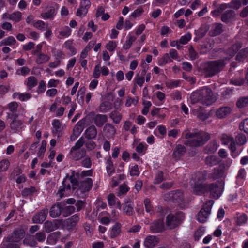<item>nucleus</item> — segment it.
<instances>
[{"instance_id":"nucleus-58","label":"nucleus","mask_w":248,"mask_h":248,"mask_svg":"<svg viewBox=\"0 0 248 248\" xmlns=\"http://www.w3.org/2000/svg\"><path fill=\"white\" fill-rule=\"evenodd\" d=\"M233 139V138L231 136L225 134H222L221 138L222 143L224 145L228 144Z\"/></svg>"},{"instance_id":"nucleus-60","label":"nucleus","mask_w":248,"mask_h":248,"mask_svg":"<svg viewBox=\"0 0 248 248\" xmlns=\"http://www.w3.org/2000/svg\"><path fill=\"white\" fill-rule=\"evenodd\" d=\"M172 198L176 201H182L184 199V194L181 190H176L173 193Z\"/></svg>"},{"instance_id":"nucleus-18","label":"nucleus","mask_w":248,"mask_h":248,"mask_svg":"<svg viewBox=\"0 0 248 248\" xmlns=\"http://www.w3.org/2000/svg\"><path fill=\"white\" fill-rule=\"evenodd\" d=\"M242 47V44L240 42H237L231 46L227 51L229 56L225 58V60L230 59L232 57L236 52Z\"/></svg>"},{"instance_id":"nucleus-59","label":"nucleus","mask_w":248,"mask_h":248,"mask_svg":"<svg viewBox=\"0 0 248 248\" xmlns=\"http://www.w3.org/2000/svg\"><path fill=\"white\" fill-rule=\"evenodd\" d=\"M46 144L47 142L46 140H44L42 141L41 146L37 153V155L39 157H43V155L46 151Z\"/></svg>"},{"instance_id":"nucleus-29","label":"nucleus","mask_w":248,"mask_h":248,"mask_svg":"<svg viewBox=\"0 0 248 248\" xmlns=\"http://www.w3.org/2000/svg\"><path fill=\"white\" fill-rule=\"evenodd\" d=\"M50 57L48 55L45 54L41 52L39 53L36 58V62L38 64H42L47 62L49 59Z\"/></svg>"},{"instance_id":"nucleus-2","label":"nucleus","mask_w":248,"mask_h":248,"mask_svg":"<svg viewBox=\"0 0 248 248\" xmlns=\"http://www.w3.org/2000/svg\"><path fill=\"white\" fill-rule=\"evenodd\" d=\"M183 136L186 139L185 144L191 146H202L210 139L209 134L204 131L192 133L184 132Z\"/></svg>"},{"instance_id":"nucleus-41","label":"nucleus","mask_w":248,"mask_h":248,"mask_svg":"<svg viewBox=\"0 0 248 248\" xmlns=\"http://www.w3.org/2000/svg\"><path fill=\"white\" fill-rule=\"evenodd\" d=\"M222 25L220 23H216L214 25L213 31H211L210 33L213 36H216L223 32Z\"/></svg>"},{"instance_id":"nucleus-20","label":"nucleus","mask_w":248,"mask_h":248,"mask_svg":"<svg viewBox=\"0 0 248 248\" xmlns=\"http://www.w3.org/2000/svg\"><path fill=\"white\" fill-rule=\"evenodd\" d=\"M108 118L106 115L97 114L93 118V121L98 127H102L107 121Z\"/></svg>"},{"instance_id":"nucleus-4","label":"nucleus","mask_w":248,"mask_h":248,"mask_svg":"<svg viewBox=\"0 0 248 248\" xmlns=\"http://www.w3.org/2000/svg\"><path fill=\"white\" fill-rule=\"evenodd\" d=\"M7 118L11 119L9 125L11 130L15 133H20L22 131L25 125L23 120L18 119L17 114L7 113Z\"/></svg>"},{"instance_id":"nucleus-38","label":"nucleus","mask_w":248,"mask_h":248,"mask_svg":"<svg viewBox=\"0 0 248 248\" xmlns=\"http://www.w3.org/2000/svg\"><path fill=\"white\" fill-rule=\"evenodd\" d=\"M33 26L38 30L44 31L46 30L48 28V23L45 22L42 20H38L34 22Z\"/></svg>"},{"instance_id":"nucleus-45","label":"nucleus","mask_w":248,"mask_h":248,"mask_svg":"<svg viewBox=\"0 0 248 248\" xmlns=\"http://www.w3.org/2000/svg\"><path fill=\"white\" fill-rule=\"evenodd\" d=\"M10 165V161L7 159H3L0 161V172L6 171Z\"/></svg>"},{"instance_id":"nucleus-44","label":"nucleus","mask_w":248,"mask_h":248,"mask_svg":"<svg viewBox=\"0 0 248 248\" xmlns=\"http://www.w3.org/2000/svg\"><path fill=\"white\" fill-rule=\"evenodd\" d=\"M117 42L115 41H109L105 46V48L110 52H113L117 46Z\"/></svg>"},{"instance_id":"nucleus-22","label":"nucleus","mask_w":248,"mask_h":248,"mask_svg":"<svg viewBox=\"0 0 248 248\" xmlns=\"http://www.w3.org/2000/svg\"><path fill=\"white\" fill-rule=\"evenodd\" d=\"M52 124L53 125L52 131L54 134H60L62 130L64 125L58 119L53 120Z\"/></svg>"},{"instance_id":"nucleus-7","label":"nucleus","mask_w":248,"mask_h":248,"mask_svg":"<svg viewBox=\"0 0 248 248\" xmlns=\"http://www.w3.org/2000/svg\"><path fill=\"white\" fill-rule=\"evenodd\" d=\"M214 202L213 200L207 201L204 204L203 207L198 213L197 215V220L201 223H204L211 213V210Z\"/></svg>"},{"instance_id":"nucleus-43","label":"nucleus","mask_w":248,"mask_h":248,"mask_svg":"<svg viewBox=\"0 0 248 248\" xmlns=\"http://www.w3.org/2000/svg\"><path fill=\"white\" fill-rule=\"evenodd\" d=\"M139 99L138 97H131L128 96L126 98V100L125 103V106L126 107H129L132 104L134 105H136L139 102Z\"/></svg>"},{"instance_id":"nucleus-25","label":"nucleus","mask_w":248,"mask_h":248,"mask_svg":"<svg viewBox=\"0 0 248 248\" xmlns=\"http://www.w3.org/2000/svg\"><path fill=\"white\" fill-rule=\"evenodd\" d=\"M106 168L108 175L110 176L114 173L115 171V168L110 157H108L106 159Z\"/></svg>"},{"instance_id":"nucleus-47","label":"nucleus","mask_w":248,"mask_h":248,"mask_svg":"<svg viewBox=\"0 0 248 248\" xmlns=\"http://www.w3.org/2000/svg\"><path fill=\"white\" fill-rule=\"evenodd\" d=\"M171 62H172V61L170 59L169 54L165 53L158 61V64L160 66H163L166 63Z\"/></svg>"},{"instance_id":"nucleus-55","label":"nucleus","mask_w":248,"mask_h":248,"mask_svg":"<svg viewBox=\"0 0 248 248\" xmlns=\"http://www.w3.org/2000/svg\"><path fill=\"white\" fill-rule=\"evenodd\" d=\"M239 129L248 134V118L244 119L240 123Z\"/></svg>"},{"instance_id":"nucleus-17","label":"nucleus","mask_w":248,"mask_h":248,"mask_svg":"<svg viewBox=\"0 0 248 248\" xmlns=\"http://www.w3.org/2000/svg\"><path fill=\"white\" fill-rule=\"evenodd\" d=\"M103 132L107 138H112L116 134V129L112 124L107 123L104 126Z\"/></svg>"},{"instance_id":"nucleus-26","label":"nucleus","mask_w":248,"mask_h":248,"mask_svg":"<svg viewBox=\"0 0 248 248\" xmlns=\"http://www.w3.org/2000/svg\"><path fill=\"white\" fill-rule=\"evenodd\" d=\"M150 229L154 232H159L163 229V223L161 220L154 221L151 225Z\"/></svg>"},{"instance_id":"nucleus-9","label":"nucleus","mask_w":248,"mask_h":248,"mask_svg":"<svg viewBox=\"0 0 248 248\" xmlns=\"http://www.w3.org/2000/svg\"><path fill=\"white\" fill-rule=\"evenodd\" d=\"M59 6L56 3H52L48 6L46 11L41 14V17L44 20H53L56 15Z\"/></svg>"},{"instance_id":"nucleus-61","label":"nucleus","mask_w":248,"mask_h":248,"mask_svg":"<svg viewBox=\"0 0 248 248\" xmlns=\"http://www.w3.org/2000/svg\"><path fill=\"white\" fill-rule=\"evenodd\" d=\"M118 200L113 194H109L108 196V203L109 206H114L116 204Z\"/></svg>"},{"instance_id":"nucleus-8","label":"nucleus","mask_w":248,"mask_h":248,"mask_svg":"<svg viewBox=\"0 0 248 248\" xmlns=\"http://www.w3.org/2000/svg\"><path fill=\"white\" fill-rule=\"evenodd\" d=\"M202 103L208 106L212 105L216 100L212 90L207 87H204L201 89Z\"/></svg>"},{"instance_id":"nucleus-14","label":"nucleus","mask_w":248,"mask_h":248,"mask_svg":"<svg viewBox=\"0 0 248 248\" xmlns=\"http://www.w3.org/2000/svg\"><path fill=\"white\" fill-rule=\"evenodd\" d=\"M24 236L25 232L23 229H19L16 230L9 238V241L11 242L17 243L23 239Z\"/></svg>"},{"instance_id":"nucleus-32","label":"nucleus","mask_w":248,"mask_h":248,"mask_svg":"<svg viewBox=\"0 0 248 248\" xmlns=\"http://www.w3.org/2000/svg\"><path fill=\"white\" fill-rule=\"evenodd\" d=\"M136 37L135 36L129 34L127 36L126 40L123 45V49L125 50L129 49L131 47L132 44L136 41Z\"/></svg>"},{"instance_id":"nucleus-16","label":"nucleus","mask_w":248,"mask_h":248,"mask_svg":"<svg viewBox=\"0 0 248 248\" xmlns=\"http://www.w3.org/2000/svg\"><path fill=\"white\" fill-rule=\"evenodd\" d=\"M70 155L74 160L78 161L85 156L86 151L83 149L71 148Z\"/></svg>"},{"instance_id":"nucleus-12","label":"nucleus","mask_w":248,"mask_h":248,"mask_svg":"<svg viewBox=\"0 0 248 248\" xmlns=\"http://www.w3.org/2000/svg\"><path fill=\"white\" fill-rule=\"evenodd\" d=\"M47 209L41 210L37 214H35L32 217V221L34 223L41 224L46 219L47 214Z\"/></svg>"},{"instance_id":"nucleus-24","label":"nucleus","mask_w":248,"mask_h":248,"mask_svg":"<svg viewBox=\"0 0 248 248\" xmlns=\"http://www.w3.org/2000/svg\"><path fill=\"white\" fill-rule=\"evenodd\" d=\"M97 134V129L94 125H91L85 131V135L86 138L89 139H94Z\"/></svg>"},{"instance_id":"nucleus-27","label":"nucleus","mask_w":248,"mask_h":248,"mask_svg":"<svg viewBox=\"0 0 248 248\" xmlns=\"http://www.w3.org/2000/svg\"><path fill=\"white\" fill-rule=\"evenodd\" d=\"M235 14L232 10H228L224 12L221 16V20L227 22L235 17Z\"/></svg>"},{"instance_id":"nucleus-57","label":"nucleus","mask_w":248,"mask_h":248,"mask_svg":"<svg viewBox=\"0 0 248 248\" xmlns=\"http://www.w3.org/2000/svg\"><path fill=\"white\" fill-rule=\"evenodd\" d=\"M18 105L16 102H11L7 105L9 111L11 112L10 113L14 114L16 112L17 110Z\"/></svg>"},{"instance_id":"nucleus-56","label":"nucleus","mask_w":248,"mask_h":248,"mask_svg":"<svg viewBox=\"0 0 248 248\" xmlns=\"http://www.w3.org/2000/svg\"><path fill=\"white\" fill-rule=\"evenodd\" d=\"M147 149V145L144 142L139 143L136 147V150L139 154H144Z\"/></svg>"},{"instance_id":"nucleus-35","label":"nucleus","mask_w":248,"mask_h":248,"mask_svg":"<svg viewBox=\"0 0 248 248\" xmlns=\"http://www.w3.org/2000/svg\"><path fill=\"white\" fill-rule=\"evenodd\" d=\"M186 152L185 147L182 145H178L175 148L173 155L174 157L178 158L181 156Z\"/></svg>"},{"instance_id":"nucleus-23","label":"nucleus","mask_w":248,"mask_h":248,"mask_svg":"<svg viewBox=\"0 0 248 248\" xmlns=\"http://www.w3.org/2000/svg\"><path fill=\"white\" fill-rule=\"evenodd\" d=\"M31 97V94L29 93H14L12 95L13 99H18L21 101H26L30 99Z\"/></svg>"},{"instance_id":"nucleus-1","label":"nucleus","mask_w":248,"mask_h":248,"mask_svg":"<svg viewBox=\"0 0 248 248\" xmlns=\"http://www.w3.org/2000/svg\"><path fill=\"white\" fill-rule=\"evenodd\" d=\"M221 175V172L218 168H214L213 171L209 174L206 170L197 172L193 178L195 182L193 192L197 195L210 192L212 198H218L222 192V188L218 186L216 183L208 184L203 182L207 180H214Z\"/></svg>"},{"instance_id":"nucleus-54","label":"nucleus","mask_w":248,"mask_h":248,"mask_svg":"<svg viewBox=\"0 0 248 248\" xmlns=\"http://www.w3.org/2000/svg\"><path fill=\"white\" fill-rule=\"evenodd\" d=\"M235 140L237 144L242 145L247 142L245 135L243 134H238L235 137Z\"/></svg>"},{"instance_id":"nucleus-62","label":"nucleus","mask_w":248,"mask_h":248,"mask_svg":"<svg viewBox=\"0 0 248 248\" xmlns=\"http://www.w3.org/2000/svg\"><path fill=\"white\" fill-rule=\"evenodd\" d=\"M46 90V82L44 80H41L39 83V85L37 87V92L40 93H43Z\"/></svg>"},{"instance_id":"nucleus-28","label":"nucleus","mask_w":248,"mask_h":248,"mask_svg":"<svg viewBox=\"0 0 248 248\" xmlns=\"http://www.w3.org/2000/svg\"><path fill=\"white\" fill-rule=\"evenodd\" d=\"M61 213V207L60 204H55L53 205L49 211L50 216L53 217L55 218L60 215Z\"/></svg>"},{"instance_id":"nucleus-64","label":"nucleus","mask_w":248,"mask_h":248,"mask_svg":"<svg viewBox=\"0 0 248 248\" xmlns=\"http://www.w3.org/2000/svg\"><path fill=\"white\" fill-rule=\"evenodd\" d=\"M248 54V46L241 52L236 56V59L239 61L243 60V58L246 57Z\"/></svg>"},{"instance_id":"nucleus-53","label":"nucleus","mask_w":248,"mask_h":248,"mask_svg":"<svg viewBox=\"0 0 248 248\" xmlns=\"http://www.w3.org/2000/svg\"><path fill=\"white\" fill-rule=\"evenodd\" d=\"M92 47V46L89 43L84 49L81 52L80 55V59H84L86 58L88 55V53L90 51Z\"/></svg>"},{"instance_id":"nucleus-39","label":"nucleus","mask_w":248,"mask_h":248,"mask_svg":"<svg viewBox=\"0 0 248 248\" xmlns=\"http://www.w3.org/2000/svg\"><path fill=\"white\" fill-rule=\"evenodd\" d=\"M38 83L36 78L34 76L28 77L26 81V84L28 89L31 90L35 87Z\"/></svg>"},{"instance_id":"nucleus-40","label":"nucleus","mask_w":248,"mask_h":248,"mask_svg":"<svg viewBox=\"0 0 248 248\" xmlns=\"http://www.w3.org/2000/svg\"><path fill=\"white\" fill-rule=\"evenodd\" d=\"M84 122L85 121L83 120H80L78 122L73 130L74 134L78 136L82 132L84 127Z\"/></svg>"},{"instance_id":"nucleus-15","label":"nucleus","mask_w":248,"mask_h":248,"mask_svg":"<svg viewBox=\"0 0 248 248\" xmlns=\"http://www.w3.org/2000/svg\"><path fill=\"white\" fill-rule=\"evenodd\" d=\"M68 181H70L69 178L63 181L62 182V188H60L58 190L57 195L60 198L67 196L68 195V191L70 190L71 186L68 183Z\"/></svg>"},{"instance_id":"nucleus-42","label":"nucleus","mask_w":248,"mask_h":248,"mask_svg":"<svg viewBox=\"0 0 248 248\" xmlns=\"http://www.w3.org/2000/svg\"><path fill=\"white\" fill-rule=\"evenodd\" d=\"M209 29L208 25H202L196 31V34L199 37H202L205 35Z\"/></svg>"},{"instance_id":"nucleus-52","label":"nucleus","mask_w":248,"mask_h":248,"mask_svg":"<svg viewBox=\"0 0 248 248\" xmlns=\"http://www.w3.org/2000/svg\"><path fill=\"white\" fill-rule=\"evenodd\" d=\"M144 203L146 212L152 214L154 212V207L151 203L150 200L148 198L145 199Z\"/></svg>"},{"instance_id":"nucleus-48","label":"nucleus","mask_w":248,"mask_h":248,"mask_svg":"<svg viewBox=\"0 0 248 248\" xmlns=\"http://www.w3.org/2000/svg\"><path fill=\"white\" fill-rule=\"evenodd\" d=\"M5 46H10L13 48L15 47L17 42L16 39L12 36H10L6 38L3 39Z\"/></svg>"},{"instance_id":"nucleus-36","label":"nucleus","mask_w":248,"mask_h":248,"mask_svg":"<svg viewBox=\"0 0 248 248\" xmlns=\"http://www.w3.org/2000/svg\"><path fill=\"white\" fill-rule=\"evenodd\" d=\"M3 16L5 17L6 19L12 20L17 22L21 20V13L20 12H16L10 15L4 14Z\"/></svg>"},{"instance_id":"nucleus-3","label":"nucleus","mask_w":248,"mask_h":248,"mask_svg":"<svg viewBox=\"0 0 248 248\" xmlns=\"http://www.w3.org/2000/svg\"><path fill=\"white\" fill-rule=\"evenodd\" d=\"M225 64L224 60L211 61L206 64L205 70L208 76L211 77L220 71Z\"/></svg>"},{"instance_id":"nucleus-13","label":"nucleus","mask_w":248,"mask_h":248,"mask_svg":"<svg viewBox=\"0 0 248 248\" xmlns=\"http://www.w3.org/2000/svg\"><path fill=\"white\" fill-rule=\"evenodd\" d=\"M159 242V239L155 235H148L144 241V245L146 248H153Z\"/></svg>"},{"instance_id":"nucleus-6","label":"nucleus","mask_w":248,"mask_h":248,"mask_svg":"<svg viewBox=\"0 0 248 248\" xmlns=\"http://www.w3.org/2000/svg\"><path fill=\"white\" fill-rule=\"evenodd\" d=\"M184 215L182 212L175 214H170L166 217V224L169 229H174L178 226L184 219Z\"/></svg>"},{"instance_id":"nucleus-19","label":"nucleus","mask_w":248,"mask_h":248,"mask_svg":"<svg viewBox=\"0 0 248 248\" xmlns=\"http://www.w3.org/2000/svg\"><path fill=\"white\" fill-rule=\"evenodd\" d=\"M79 219L78 214H74L67 219V227L69 230L73 229L77 225Z\"/></svg>"},{"instance_id":"nucleus-5","label":"nucleus","mask_w":248,"mask_h":248,"mask_svg":"<svg viewBox=\"0 0 248 248\" xmlns=\"http://www.w3.org/2000/svg\"><path fill=\"white\" fill-rule=\"evenodd\" d=\"M69 180L72 184V188L73 189L77 188V185H78V189L82 193L89 191L91 189L93 186V181L90 178H86L79 183H78L76 179L73 177H70Z\"/></svg>"},{"instance_id":"nucleus-37","label":"nucleus","mask_w":248,"mask_h":248,"mask_svg":"<svg viewBox=\"0 0 248 248\" xmlns=\"http://www.w3.org/2000/svg\"><path fill=\"white\" fill-rule=\"evenodd\" d=\"M60 237V233L56 232L51 233L47 238V242L49 244H55Z\"/></svg>"},{"instance_id":"nucleus-63","label":"nucleus","mask_w":248,"mask_h":248,"mask_svg":"<svg viewBox=\"0 0 248 248\" xmlns=\"http://www.w3.org/2000/svg\"><path fill=\"white\" fill-rule=\"evenodd\" d=\"M248 104V97H242L237 102V106L239 108H243Z\"/></svg>"},{"instance_id":"nucleus-11","label":"nucleus","mask_w":248,"mask_h":248,"mask_svg":"<svg viewBox=\"0 0 248 248\" xmlns=\"http://www.w3.org/2000/svg\"><path fill=\"white\" fill-rule=\"evenodd\" d=\"M230 107L224 106L219 108L215 112V116L218 119H223L229 115L232 112Z\"/></svg>"},{"instance_id":"nucleus-49","label":"nucleus","mask_w":248,"mask_h":248,"mask_svg":"<svg viewBox=\"0 0 248 248\" xmlns=\"http://www.w3.org/2000/svg\"><path fill=\"white\" fill-rule=\"evenodd\" d=\"M140 171L138 165L135 164L130 168L129 174L131 176H138Z\"/></svg>"},{"instance_id":"nucleus-21","label":"nucleus","mask_w":248,"mask_h":248,"mask_svg":"<svg viewBox=\"0 0 248 248\" xmlns=\"http://www.w3.org/2000/svg\"><path fill=\"white\" fill-rule=\"evenodd\" d=\"M121 224L119 223H115L110 230L109 236L111 238L118 237L121 232Z\"/></svg>"},{"instance_id":"nucleus-30","label":"nucleus","mask_w":248,"mask_h":248,"mask_svg":"<svg viewBox=\"0 0 248 248\" xmlns=\"http://www.w3.org/2000/svg\"><path fill=\"white\" fill-rule=\"evenodd\" d=\"M219 161L218 157L215 155L208 156L205 159V164L210 167L217 164Z\"/></svg>"},{"instance_id":"nucleus-33","label":"nucleus","mask_w":248,"mask_h":248,"mask_svg":"<svg viewBox=\"0 0 248 248\" xmlns=\"http://www.w3.org/2000/svg\"><path fill=\"white\" fill-rule=\"evenodd\" d=\"M109 118L111 119L115 124H119L122 120V115L118 111H113L109 115Z\"/></svg>"},{"instance_id":"nucleus-34","label":"nucleus","mask_w":248,"mask_h":248,"mask_svg":"<svg viewBox=\"0 0 248 248\" xmlns=\"http://www.w3.org/2000/svg\"><path fill=\"white\" fill-rule=\"evenodd\" d=\"M202 93L201 89L198 91L193 92L190 96V99L191 102L193 104L196 103L197 102H201L202 103Z\"/></svg>"},{"instance_id":"nucleus-10","label":"nucleus","mask_w":248,"mask_h":248,"mask_svg":"<svg viewBox=\"0 0 248 248\" xmlns=\"http://www.w3.org/2000/svg\"><path fill=\"white\" fill-rule=\"evenodd\" d=\"M60 224V222L58 220H54L53 221L47 220L44 223L43 228L45 232L49 233L57 229Z\"/></svg>"},{"instance_id":"nucleus-31","label":"nucleus","mask_w":248,"mask_h":248,"mask_svg":"<svg viewBox=\"0 0 248 248\" xmlns=\"http://www.w3.org/2000/svg\"><path fill=\"white\" fill-rule=\"evenodd\" d=\"M123 212L128 216H132L134 214L133 203L131 202H127L123 207Z\"/></svg>"},{"instance_id":"nucleus-51","label":"nucleus","mask_w":248,"mask_h":248,"mask_svg":"<svg viewBox=\"0 0 248 248\" xmlns=\"http://www.w3.org/2000/svg\"><path fill=\"white\" fill-rule=\"evenodd\" d=\"M144 12V9L142 7H140L135 10L130 15V16L133 18L135 19L138 17L142 15V14Z\"/></svg>"},{"instance_id":"nucleus-50","label":"nucleus","mask_w":248,"mask_h":248,"mask_svg":"<svg viewBox=\"0 0 248 248\" xmlns=\"http://www.w3.org/2000/svg\"><path fill=\"white\" fill-rule=\"evenodd\" d=\"M71 30L68 26H65L62 28L61 31L59 32V34L63 37H67L70 35L71 33Z\"/></svg>"},{"instance_id":"nucleus-46","label":"nucleus","mask_w":248,"mask_h":248,"mask_svg":"<svg viewBox=\"0 0 248 248\" xmlns=\"http://www.w3.org/2000/svg\"><path fill=\"white\" fill-rule=\"evenodd\" d=\"M165 84L167 88L170 89H173L180 86L181 80H170L166 82Z\"/></svg>"}]
</instances>
